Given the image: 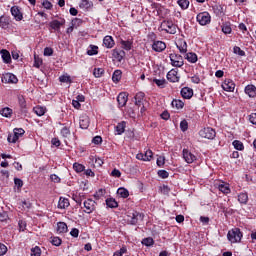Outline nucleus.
Listing matches in <instances>:
<instances>
[{
    "label": "nucleus",
    "instance_id": "4d7b16f0",
    "mask_svg": "<svg viewBox=\"0 0 256 256\" xmlns=\"http://www.w3.org/2000/svg\"><path fill=\"white\" fill-rule=\"evenodd\" d=\"M151 159H153V151L151 150H147L145 153H144V161H151Z\"/></svg>",
    "mask_w": 256,
    "mask_h": 256
},
{
    "label": "nucleus",
    "instance_id": "338daca9",
    "mask_svg": "<svg viewBox=\"0 0 256 256\" xmlns=\"http://www.w3.org/2000/svg\"><path fill=\"white\" fill-rule=\"evenodd\" d=\"M51 55H53V48L51 47L44 48V56L51 57Z\"/></svg>",
    "mask_w": 256,
    "mask_h": 256
},
{
    "label": "nucleus",
    "instance_id": "5701e85b",
    "mask_svg": "<svg viewBox=\"0 0 256 256\" xmlns=\"http://www.w3.org/2000/svg\"><path fill=\"white\" fill-rule=\"evenodd\" d=\"M121 49L124 51H131L133 49V40H120Z\"/></svg>",
    "mask_w": 256,
    "mask_h": 256
},
{
    "label": "nucleus",
    "instance_id": "09e8293b",
    "mask_svg": "<svg viewBox=\"0 0 256 256\" xmlns=\"http://www.w3.org/2000/svg\"><path fill=\"white\" fill-rule=\"evenodd\" d=\"M232 31L233 29L228 23L222 25V32L224 33V35H231Z\"/></svg>",
    "mask_w": 256,
    "mask_h": 256
},
{
    "label": "nucleus",
    "instance_id": "c756f323",
    "mask_svg": "<svg viewBox=\"0 0 256 256\" xmlns=\"http://www.w3.org/2000/svg\"><path fill=\"white\" fill-rule=\"evenodd\" d=\"M126 127H127V122L125 121L119 122L115 127L116 134L123 135L125 133Z\"/></svg>",
    "mask_w": 256,
    "mask_h": 256
},
{
    "label": "nucleus",
    "instance_id": "e433bc0d",
    "mask_svg": "<svg viewBox=\"0 0 256 256\" xmlns=\"http://www.w3.org/2000/svg\"><path fill=\"white\" fill-rule=\"evenodd\" d=\"M171 105L175 109H183V107H185V102L181 99H173Z\"/></svg>",
    "mask_w": 256,
    "mask_h": 256
},
{
    "label": "nucleus",
    "instance_id": "7ed1b4c3",
    "mask_svg": "<svg viewBox=\"0 0 256 256\" xmlns=\"http://www.w3.org/2000/svg\"><path fill=\"white\" fill-rule=\"evenodd\" d=\"M170 64L172 67H183L185 65V61L183 60V56L177 53L169 54Z\"/></svg>",
    "mask_w": 256,
    "mask_h": 256
},
{
    "label": "nucleus",
    "instance_id": "f3484780",
    "mask_svg": "<svg viewBox=\"0 0 256 256\" xmlns=\"http://www.w3.org/2000/svg\"><path fill=\"white\" fill-rule=\"evenodd\" d=\"M166 77L170 83H179V72L176 69L170 70Z\"/></svg>",
    "mask_w": 256,
    "mask_h": 256
},
{
    "label": "nucleus",
    "instance_id": "f704fd0d",
    "mask_svg": "<svg viewBox=\"0 0 256 256\" xmlns=\"http://www.w3.org/2000/svg\"><path fill=\"white\" fill-rule=\"evenodd\" d=\"M69 199L60 197L59 202H58V209H67L69 207Z\"/></svg>",
    "mask_w": 256,
    "mask_h": 256
},
{
    "label": "nucleus",
    "instance_id": "393cba45",
    "mask_svg": "<svg viewBox=\"0 0 256 256\" xmlns=\"http://www.w3.org/2000/svg\"><path fill=\"white\" fill-rule=\"evenodd\" d=\"M11 25V19L5 15L0 16V29H7Z\"/></svg>",
    "mask_w": 256,
    "mask_h": 256
},
{
    "label": "nucleus",
    "instance_id": "c9c22d12",
    "mask_svg": "<svg viewBox=\"0 0 256 256\" xmlns=\"http://www.w3.org/2000/svg\"><path fill=\"white\" fill-rule=\"evenodd\" d=\"M106 205L110 209H117V207H119V203L117 202V200H115V198H107Z\"/></svg>",
    "mask_w": 256,
    "mask_h": 256
},
{
    "label": "nucleus",
    "instance_id": "1a4fd4ad",
    "mask_svg": "<svg viewBox=\"0 0 256 256\" xmlns=\"http://www.w3.org/2000/svg\"><path fill=\"white\" fill-rule=\"evenodd\" d=\"M144 218V213L133 211L130 216V225H137V223H139V221H143Z\"/></svg>",
    "mask_w": 256,
    "mask_h": 256
},
{
    "label": "nucleus",
    "instance_id": "69168bd1",
    "mask_svg": "<svg viewBox=\"0 0 256 256\" xmlns=\"http://www.w3.org/2000/svg\"><path fill=\"white\" fill-rule=\"evenodd\" d=\"M9 220V215L7 214V212L3 211L0 213V221L2 223H5L6 221Z\"/></svg>",
    "mask_w": 256,
    "mask_h": 256
},
{
    "label": "nucleus",
    "instance_id": "bb28decb",
    "mask_svg": "<svg viewBox=\"0 0 256 256\" xmlns=\"http://www.w3.org/2000/svg\"><path fill=\"white\" fill-rule=\"evenodd\" d=\"M184 55L188 63H197V61L199 60L195 52H186Z\"/></svg>",
    "mask_w": 256,
    "mask_h": 256
},
{
    "label": "nucleus",
    "instance_id": "6e6552de",
    "mask_svg": "<svg viewBox=\"0 0 256 256\" xmlns=\"http://www.w3.org/2000/svg\"><path fill=\"white\" fill-rule=\"evenodd\" d=\"M2 83H10V84H17L19 83V79L13 73H5L1 77Z\"/></svg>",
    "mask_w": 256,
    "mask_h": 256
},
{
    "label": "nucleus",
    "instance_id": "680f3d73",
    "mask_svg": "<svg viewBox=\"0 0 256 256\" xmlns=\"http://www.w3.org/2000/svg\"><path fill=\"white\" fill-rule=\"evenodd\" d=\"M148 40L150 43H156L157 40V34H155V32H150L148 34Z\"/></svg>",
    "mask_w": 256,
    "mask_h": 256
},
{
    "label": "nucleus",
    "instance_id": "c85d7f7f",
    "mask_svg": "<svg viewBox=\"0 0 256 256\" xmlns=\"http://www.w3.org/2000/svg\"><path fill=\"white\" fill-rule=\"evenodd\" d=\"M0 115H2V117H6V119H11V117H13V109L4 107L0 109Z\"/></svg>",
    "mask_w": 256,
    "mask_h": 256
},
{
    "label": "nucleus",
    "instance_id": "f257e3e1",
    "mask_svg": "<svg viewBox=\"0 0 256 256\" xmlns=\"http://www.w3.org/2000/svg\"><path fill=\"white\" fill-rule=\"evenodd\" d=\"M160 31H165L169 35H175L177 33V25L173 23V20H163L160 24Z\"/></svg>",
    "mask_w": 256,
    "mask_h": 256
},
{
    "label": "nucleus",
    "instance_id": "58836bf2",
    "mask_svg": "<svg viewBox=\"0 0 256 256\" xmlns=\"http://www.w3.org/2000/svg\"><path fill=\"white\" fill-rule=\"evenodd\" d=\"M67 231H68L67 223L65 222L57 223V233H67Z\"/></svg>",
    "mask_w": 256,
    "mask_h": 256
},
{
    "label": "nucleus",
    "instance_id": "72a5a7b5",
    "mask_svg": "<svg viewBox=\"0 0 256 256\" xmlns=\"http://www.w3.org/2000/svg\"><path fill=\"white\" fill-rule=\"evenodd\" d=\"M33 112L38 116V117H43L45 113H47V108L42 107V106H36L33 108Z\"/></svg>",
    "mask_w": 256,
    "mask_h": 256
},
{
    "label": "nucleus",
    "instance_id": "4be33fe9",
    "mask_svg": "<svg viewBox=\"0 0 256 256\" xmlns=\"http://www.w3.org/2000/svg\"><path fill=\"white\" fill-rule=\"evenodd\" d=\"M128 99L129 97L127 96V93L125 92L120 93L117 97V102L119 107H125L127 105Z\"/></svg>",
    "mask_w": 256,
    "mask_h": 256
},
{
    "label": "nucleus",
    "instance_id": "2f4dec72",
    "mask_svg": "<svg viewBox=\"0 0 256 256\" xmlns=\"http://www.w3.org/2000/svg\"><path fill=\"white\" fill-rule=\"evenodd\" d=\"M219 191L223 193L224 195H229L231 193V188L229 187V184L222 182L218 185Z\"/></svg>",
    "mask_w": 256,
    "mask_h": 256
},
{
    "label": "nucleus",
    "instance_id": "864d4df0",
    "mask_svg": "<svg viewBox=\"0 0 256 256\" xmlns=\"http://www.w3.org/2000/svg\"><path fill=\"white\" fill-rule=\"evenodd\" d=\"M233 53H235V55H239L240 57H245V51H243L239 46H234Z\"/></svg>",
    "mask_w": 256,
    "mask_h": 256
},
{
    "label": "nucleus",
    "instance_id": "aec40b11",
    "mask_svg": "<svg viewBox=\"0 0 256 256\" xmlns=\"http://www.w3.org/2000/svg\"><path fill=\"white\" fill-rule=\"evenodd\" d=\"M193 89L190 87H183L180 91L181 97L183 99H191L193 97Z\"/></svg>",
    "mask_w": 256,
    "mask_h": 256
},
{
    "label": "nucleus",
    "instance_id": "0e129e2a",
    "mask_svg": "<svg viewBox=\"0 0 256 256\" xmlns=\"http://www.w3.org/2000/svg\"><path fill=\"white\" fill-rule=\"evenodd\" d=\"M42 6L44 7V9H47L49 11H51V9H53V4L51 2H49V0H44L42 2Z\"/></svg>",
    "mask_w": 256,
    "mask_h": 256
},
{
    "label": "nucleus",
    "instance_id": "473e14b6",
    "mask_svg": "<svg viewBox=\"0 0 256 256\" xmlns=\"http://www.w3.org/2000/svg\"><path fill=\"white\" fill-rule=\"evenodd\" d=\"M98 54H99V46L91 44L88 47L87 55H89L90 57H93V55H98Z\"/></svg>",
    "mask_w": 256,
    "mask_h": 256
},
{
    "label": "nucleus",
    "instance_id": "7c9ffc66",
    "mask_svg": "<svg viewBox=\"0 0 256 256\" xmlns=\"http://www.w3.org/2000/svg\"><path fill=\"white\" fill-rule=\"evenodd\" d=\"M135 105L137 107H141V105H143V99H145V93L143 92H138L135 97Z\"/></svg>",
    "mask_w": 256,
    "mask_h": 256
},
{
    "label": "nucleus",
    "instance_id": "412c9836",
    "mask_svg": "<svg viewBox=\"0 0 256 256\" xmlns=\"http://www.w3.org/2000/svg\"><path fill=\"white\" fill-rule=\"evenodd\" d=\"M72 199L81 207L83 205V199H85V194L83 192H76L72 194Z\"/></svg>",
    "mask_w": 256,
    "mask_h": 256
},
{
    "label": "nucleus",
    "instance_id": "a211bd4d",
    "mask_svg": "<svg viewBox=\"0 0 256 256\" xmlns=\"http://www.w3.org/2000/svg\"><path fill=\"white\" fill-rule=\"evenodd\" d=\"M103 47H106V49H113L115 47V40L113 39V36H105L103 38Z\"/></svg>",
    "mask_w": 256,
    "mask_h": 256
},
{
    "label": "nucleus",
    "instance_id": "c03bdc74",
    "mask_svg": "<svg viewBox=\"0 0 256 256\" xmlns=\"http://www.w3.org/2000/svg\"><path fill=\"white\" fill-rule=\"evenodd\" d=\"M189 0H178L177 1V5H179V7L185 11L186 9H189Z\"/></svg>",
    "mask_w": 256,
    "mask_h": 256
},
{
    "label": "nucleus",
    "instance_id": "774afa93",
    "mask_svg": "<svg viewBox=\"0 0 256 256\" xmlns=\"http://www.w3.org/2000/svg\"><path fill=\"white\" fill-rule=\"evenodd\" d=\"M249 121L252 125H256V113H252L249 115Z\"/></svg>",
    "mask_w": 256,
    "mask_h": 256
},
{
    "label": "nucleus",
    "instance_id": "f03ea898",
    "mask_svg": "<svg viewBox=\"0 0 256 256\" xmlns=\"http://www.w3.org/2000/svg\"><path fill=\"white\" fill-rule=\"evenodd\" d=\"M227 239L230 243H240L241 239H243V233L239 228H233L232 230L228 231Z\"/></svg>",
    "mask_w": 256,
    "mask_h": 256
},
{
    "label": "nucleus",
    "instance_id": "603ef678",
    "mask_svg": "<svg viewBox=\"0 0 256 256\" xmlns=\"http://www.w3.org/2000/svg\"><path fill=\"white\" fill-rule=\"evenodd\" d=\"M153 83H155L157 85V87H160V89H163V87H165L166 81H165V79L154 78Z\"/></svg>",
    "mask_w": 256,
    "mask_h": 256
},
{
    "label": "nucleus",
    "instance_id": "a878e982",
    "mask_svg": "<svg viewBox=\"0 0 256 256\" xmlns=\"http://www.w3.org/2000/svg\"><path fill=\"white\" fill-rule=\"evenodd\" d=\"M0 54L3 62L6 63V65H9V63H11V53H9V50L2 49Z\"/></svg>",
    "mask_w": 256,
    "mask_h": 256
},
{
    "label": "nucleus",
    "instance_id": "ddd939ff",
    "mask_svg": "<svg viewBox=\"0 0 256 256\" xmlns=\"http://www.w3.org/2000/svg\"><path fill=\"white\" fill-rule=\"evenodd\" d=\"M10 13L16 21H23V13H21V9H19V6H12L10 9Z\"/></svg>",
    "mask_w": 256,
    "mask_h": 256
},
{
    "label": "nucleus",
    "instance_id": "e2e57ef3",
    "mask_svg": "<svg viewBox=\"0 0 256 256\" xmlns=\"http://www.w3.org/2000/svg\"><path fill=\"white\" fill-rule=\"evenodd\" d=\"M158 177L161 179H167L169 177V172H167V170H159Z\"/></svg>",
    "mask_w": 256,
    "mask_h": 256
},
{
    "label": "nucleus",
    "instance_id": "49530a36",
    "mask_svg": "<svg viewBox=\"0 0 256 256\" xmlns=\"http://www.w3.org/2000/svg\"><path fill=\"white\" fill-rule=\"evenodd\" d=\"M93 75L94 77H96V79H99V77H103V75H105V69L95 68L93 71Z\"/></svg>",
    "mask_w": 256,
    "mask_h": 256
},
{
    "label": "nucleus",
    "instance_id": "f8f14e48",
    "mask_svg": "<svg viewBox=\"0 0 256 256\" xmlns=\"http://www.w3.org/2000/svg\"><path fill=\"white\" fill-rule=\"evenodd\" d=\"M222 89L228 93H233L235 91V82L231 79H226L222 83Z\"/></svg>",
    "mask_w": 256,
    "mask_h": 256
},
{
    "label": "nucleus",
    "instance_id": "a19ab883",
    "mask_svg": "<svg viewBox=\"0 0 256 256\" xmlns=\"http://www.w3.org/2000/svg\"><path fill=\"white\" fill-rule=\"evenodd\" d=\"M117 194L122 197V199H127V197H129V190H127V188H119Z\"/></svg>",
    "mask_w": 256,
    "mask_h": 256
},
{
    "label": "nucleus",
    "instance_id": "cd10ccee",
    "mask_svg": "<svg viewBox=\"0 0 256 256\" xmlns=\"http://www.w3.org/2000/svg\"><path fill=\"white\" fill-rule=\"evenodd\" d=\"M18 104H19L21 113H27V101L25 100V97L18 96Z\"/></svg>",
    "mask_w": 256,
    "mask_h": 256
},
{
    "label": "nucleus",
    "instance_id": "37998d69",
    "mask_svg": "<svg viewBox=\"0 0 256 256\" xmlns=\"http://www.w3.org/2000/svg\"><path fill=\"white\" fill-rule=\"evenodd\" d=\"M142 245H145V247H153L155 245V240H153L152 237H147L142 240Z\"/></svg>",
    "mask_w": 256,
    "mask_h": 256
},
{
    "label": "nucleus",
    "instance_id": "de8ad7c7",
    "mask_svg": "<svg viewBox=\"0 0 256 256\" xmlns=\"http://www.w3.org/2000/svg\"><path fill=\"white\" fill-rule=\"evenodd\" d=\"M73 169L76 173H83V171H85V165L75 162L73 164Z\"/></svg>",
    "mask_w": 256,
    "mask_h": 256
},
{
    "label": "nucleus",
    "instance_id": "b1692460",
    "mask_svg": "<svg viewBox=\"0 0 256 256\" xmlns=\"http://www.w3.org/2000/svg\"><path fill=\"white\" fill-rule=\"evenodd\" d=\"M245 93L248 95L250 98H255L256 97V86L253 84H249L245 87Z\"/></svg>",
    "mask_w": 256,
    "mask_h": 256
},
{
    "label": "nucleus",
    "instance_id": "423d86ee",
    "mask_svg": "<svg viewBox=\"0 0 256 256\" xmlns=\"http://www.w3.org/2000/svg\"><path fill=\"white\" fill-rule=\"evenodd\" d=\"M199 135L200 137H202L203 139H213L214 137H216L217 132L215 131V129L211 128V127H206L203 128L199 131Z\"/></svg>",
    "mask_w": 256,
    "mask_h": 256
},
{
    "label": "nucleus",
    "instance_id": "a18cd8bd",
    "mask_svg": "<svg viewBox=\"0 0 256 256\" xmlns=\"http://www.w3.org/2000/svg\"><path fill=\"white\" fill-rule=\"evenodd\" d=\"M232 145H233L234 149H236L237 151H243V149H245L243 142H241L239 140H234Z\"/></svg>",
    "mask_w": 256,
    "mask_h": 256
},
{
    "label": "nucleus",
    "instance_id": "6ab92c4d",
    "mask_svg": "<svg viewBox=\"0 0 256 256\" xmlns=\"http://www.w3.org/2000/svg\"><path fill=\"white\" fill-rule=\"evenodd\" d=\"M65 25V19H62L61 21L59 20H52L49 23V27L53 29L54 31H61V27Z\"/></svg>",
    "mask_w": 256,
    "mask_h": 256
},
{
    "label": "nucleus",
    "instance_id": "3c124183",
    "mask_svg": "<svg viewBox=\"0 0 256 256\" xmlns=\"http://www.w3.org/2000/svg\"><path fill=\"white\" fill-rule=\"evenodd\" d=\"M180 129L183 133H185V131H187L189 129V122H187L186 119L182 120L180 122Z\"/></svg>",
    "mask_w": 256,
    "mask_h": 256
},
{
    "label": "nucleus",
    "instance_id": "39448f33",
    "mask_svg": "<svg viewBox=\"0 0 256 256\" xmlns=\"http://www.w3.org/2000/svg\"><path fill=\"white\" fill-rule=\"evenodd\" d=\"M196 21L202 26L209 25L211 23V14L207 11L200 12L196 16Z\"/></svg>",
    "mask_w": 256,
    "mask_h": 256
},
{
    "label": "nucleus",
    "instance_id": "bf43d9fd",
    "mask_svg": "<svg viewBox=\"0 0 256 256\" xmlns=\"http://www.w3.org/2000/svg\"><path fill=\"white\" fill-rule=\"evenodd\" d=\"M51 243L55 247H59L61 245V243H63V241L59 237H52Z\"/></svg>",
    "mask_w": 256,
    "mask_h": 256
},
{
    "label": "nucleus",
    "instance_id": "9b49d317",
    "mask_svg": "<svg viewBox=\"0 0 256 256\" xmlns=\"http://www.w3.org/2000/svg\"><path fill=\"white\" fill-rule=\"evenodd\" d=\"M182 155H183V159L188 164H191V163H194V161H197V156L191 153V151H189L188 149H183Z\"/></svg>",
    "mask_w": 256,
    "mask_h": 256
},
{
    "label": "nucleus",
    "instance_id": "13d9d810",
    "mask_svg": "<svg viewBox=\"0 0 256 256\" xmlns=\"http://www.w3.org/2000/svg\"><path fill=\"white\" fill-rule=\"evenodd\" d=\"M103 195H105V189L100 188L97 192H95L94 198L99 200L101 197H103Z\"/></svg>",
    "mask_w": 256,
    "mask_h": 256
},
{
    "label": "nucleus",
    "instance_id": "79ce46f5",
    "mask_svg": "<svg viewBox=\"0 0 256 256\" xmlns=\"http://www.w3.org/2000/svg\"><path fill=\"white\" fill-rule=\"evenodd\" d=\"M238 201L242 205H246L247 201H249V196L247 195V193H240L238 195Z\"/></svg>",
    "mask_w": 256,
    "mask_h": 256
},
{
    "label": "nucleus",
    "instance_id": "5fc2aeb1",
    "mask_svg": "<svg viewBox=\"0 0 256 256\" xmlns=\"http://www.w3.org/2000/svg\"><path fill=\"white\" fill-rule=\"evenodd\" d=\"M61 135H62V137H65V138H67L69 135H71V130L69 129V127L64 126L61 129Z\"/></svg>",
    "mask_w": 256,
    "mask_h": 256
},
{
    "label": "nucleus",
    "instance_id": "dca6fc26",
    "mask_svg": "<svg viewBox=\"0 0 256 256\" xmlns=\"http://www.w3.org/2000/svg\"><path fill=\"white\" fill-rule=\"evenodd\" d=\"M91 123V120L89 119V116L87 114H83L79 118V125L80 129H89V125Z\"/></svg>",
    "mask_w": 256,
    "mask_h": 256
},
{
    "label": "nucleus",
    "instance_id": "20e7f679",
    "mask_svg": "<svg viewBox=\"0 0 256 256\" xmlns=\"http://www.w3.org/2000/svg\"><path fill=\"white\" fill-rule=\"evenodd\" d=\"M25 135V130L23 128H15L13 130V134H9L7 137L8 143H15L19 141V137H23Z\"/></svg>",
    "mask_w": 256,
    "mask_h": 256
},
{
    "label": "nucleus",
    "instance_id": "2eb2a0df",
    "mask_svg": "<svg viewBox=\"0 0 256 256\" xmlns=\"http://www.w3.org/2000/svg\"><path fill=\"white\" fill-rule=\"evenodd\" d=\"M125 55L126 53H125V50L123 49L114 48L112 50V57L116 59V61L121 62L122 59H125Z\"/></svg>",
    "mask_w": 256,
    "mask_h": 256
},
{
    "label": "nucleus",
    "instance_id": "4468645a",
    "mask_svg": "<svg viewBox=\"0 0 256 256\" xmlns=\"http://www.w3.org/2000/svg\"><path fill=\"white\" fill-rule=\"evenodd\" d=\"M176 47L181 53V55H185V53H187L188 46H187V41H185V39L183 38L178 39L176 42Z\"/></svg>",
    "mask_w": 256,
    "mask_h": 256
},
{
    "label": "nucleus",
    "instance_id": "0eeeda50",
    "mask_svg": "<svg viewBox=\"0 0 256 256\" xmlns=\"http://www.w3.org/2000/svg\"><path fill=\"white\" fill-rule=\"evenodd\" d=\"M97 202H95L93 199L88 198L83 203V207L85 208L84 213H87L88 215H91L93 211L96 209Z\"/></svg>",
    "mask_w": 256,
    "mask_h": 256
},
{
    "label": "nucleus",
    "instance_id": "4c0bfd02",
    "mask_svg": "<svg viewBox=\"0 0 256 256\" xmlns=\"http://www.w3.org/2000/svg\"><path fill=\"white\" fill-rule=\"evenodd\" d=\"M122 75H123V72L121 70H115L112 74L113 83H119V81H121Z\"/></svg>",
    "mask_w": 256,
    "mask_h": 256
},
{
    "label": "nucleus",
    "instance_id": "8fccbe9b",
    "mask_svg": "<svg viewBox=\"0 0 256 256\" xmlns=\"http://www.w3.org/2000/svg\"><path fill=\"white\" fill-rule=\"evenodd\" d=\"M60 83H73V80H71V76L69 75H62L59 77Z\"/></svg>",
    "mask_w": 256,
    "mask_h": 256
},
{
    "label": "nucleus",
    "instance_id": "ea45409f",
    "mask_svg": "<svg viewBox=\"0 0 256 256\" xmlns=\"http://www.w3.org/2000/svg\"><path fill=\"white\" fill-rule=\"evenodd\" d=\"M93 5V2L89 0H81V3L79 4L80 9H91V6Z\"/></svg>",
    "mask_w": 256,
    "mask_h": 256
},
{
    "label": "nucleus",
    "instance_id": "9d476101",
    "mask_svg": "<svg viewBox=\"0 0 256 256\" xmlns=\"http://www.w3.org/2000/svg\"><path fill=\"white\" fill-rule=\"evenodd\" d=\"M167 49V44L164 41L158 40L152 43V50L155 53H163Z\"/></svg>",
    "mask_w": 256,
    "mask_h": 256
},
{
    "label": "nucleus",
    "instance_id": "6e6d98bb",
    "mask_svg": "<svg viewBox=\"0 0 256 256\" xmlns=\"http://www.w3.org/2000/svg\"><path fill=\"white\" fill-rule=\"evenodd\" d=\"M31 256H41V248L39 246H35L31 249Z\"/></svg>",
    "mask_w": 256,
    "mask_h": 256
},
{
    "label": "nucleus",
    "instance_id": "052dcab7",
    "mask_svg": "<svg viewBox=\"0 0 256 256\" xmlns=\"http://www.w3.org/2000/svg\"><path fill=\"white\" fill-rule=\"evenodd\" d=\"M41 65H43V60L37 56H34V67H36V69H39Z\"/></svg>",
    "mask_w": 256,
    "mask_h": 256
}]
</instances>
